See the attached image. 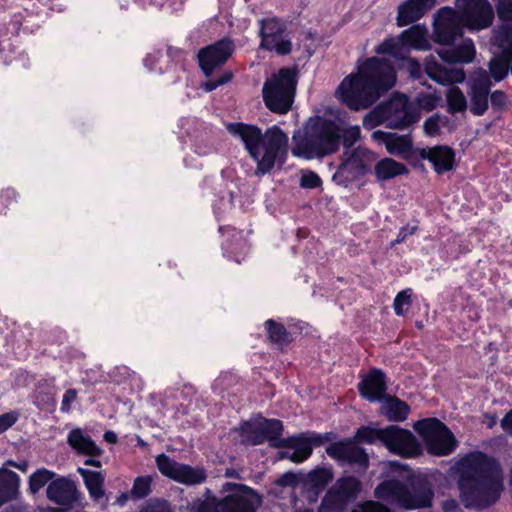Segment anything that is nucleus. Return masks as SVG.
Returning a JSON list of instances; mask_svg holds the SVG:
<instances>
[{"instance_id": "2f4dec72", "label": "nucleus", "mask_w": 512, "mask_h": 512, "mask_svg": "<svg viewBox=\"0 0 512 512\" xmlns=\"http://www.w3.org/2000/svg\"><path fill=\"white\" fill-rule=\"evenodd\" d=\"M19 477L10 470H0V504L12 499L18 491Z\"/></svg>"}, {"instance_id": "c9c22d12", "label": "nucleus", "mask_w": 512, "mask_h": 512, "mask_svg": "<svg viewBox=\"0 0 512 512\" xmlns=\"http://www.w3.org/2000/svg\"><path fill=\"white\" fill-rule=\"evenodd\" d=\"M374 160L375 157L369 150L363 147H358L352 152L351 156L347 160V164L360 170L368 168Z\"/></svg>"}, {"instance_id": "8fccbe9b", "label": "nucleus", "mask_w": 512, "mask_h": 512, "mask_svg": "<svg viewBox=\"0 0 512 512\" xmlns=\"http://www.w3.org/2000/svg\"><path fill=\"white\" fill-rule=\"evenodd\" d=\"M77 398V391L75 389H69L65 392L62 399L61 410L68 412L70 410L71 403Z\"/></svg>"}, {"instance_id": "49530a36", "label": "nucleus", "mask_w": 512, "mask_h": 512, "mask_svg": "<svg viewBox=\"0 0 512 512\" xmlns=\"http://www.w3.org/2000/svg\"><path fill=\"white\" fill-rule=\"evenodd\" d=\"M341 137L344 145L350 147L360 139V128L358 126L349 127L341 134Z\"/></svg>"}, {"instance_id": "0e129e2a", "label": "nucleus", "mask_w": 512, "mask_h": 512, "mask_svg": "<svg viewBox=\"0 0 512 512\" xmlns=\"http://www.w3.org/2000/svg\"><path fill=\"white\" fill-rule=\"evenodd\" d=\"M17 467L25 471L27 468V463H24L23 465H17Z\"/></svg>"}, {"instance_id": "39448f33", "label": "nucleus", "mask_w": 512, "mask_h": 512, "mask_svg": "<svg viewBox=\"0 0 512 512\" xmlns=\"http://www.w3.org/2000/svg\"><path fill=\"white\" fill-rule=\"evenodd\" d=\"M340 128L331 120L322 117L310 118L303 134L293 135L291 152L304 159L322 158L335 153L340 147Z\"/></svg>"}, {"instance_id": "f03ea898", "label": "nucleus", "mask_w": 512, "mask_h": 512, "mask_svg": "<svg viewBox=\"0 0 512 512\" xmlns=\"http://www.w3.org/2000/svg\"><path fill=\"white\" fill-rule=\"evenodd\" d=\"M459 14L449 8L438 11L435 19V42L451 45L462 36V26L469 30H482L492 25L494 11L488 0H458Z\"/></svg>"}, {"instance_id": "7c9ffc66", "label": "nucleus", "mask_w": 512, "mask_h": 512, "mask_svg": "<svg viewBox=\"0 0 512 512\" xmlns=\"http://www.w3.org/2000/svg\"><path fill=\"white\" fill-rule=\"evenodd\" d=\"M78 472L84 478L85 485L89 491L90 496L95 501H100L105 498V491L103 489L104 476L100 472L78 468Z\"/></svg>"}, {"instance_id": "bb28decb", "label": "nucleus", "mask_w": 512, "mask_h": 512, "mask_svg": "<svg viewBox=\"0 0 512 512\" xmlns=\"http://www.w3.org/2000/svg\"><path fill=\"white\" fill-rule=\"evenodd\" d=\"M374 174L378 181L384 182L398 176H407L409 169L405 164L386 157L377 162L374 167Z\"/></svg>"}, {"instance_id": "5fc2aeb1", "label": "nucleus", "mask_w": 512, "mask_h": 512, "mask_svg": "<svg viewBox=\"0 0 512 512\" xmlns=\"http://www.w3.org/2000/svg\"><path fill=\"white\" fill-rule=\"evenodd\" d=\"M445 512H454L458 508V504L454 499L445 500L442 504Z\"/></svg>"}, {"instance_id": "ea45409f", "label": "nucleus", "mask_w": 512, "mask_h": 512, "mask_svg": "<svg viewBox=\"0 0 512 512\" xmlns=\"http://www.w3.org/2000/svg\"><path fill=\"white\" fill-rule=\"evenodd\" d=\"M440 101L441 96L436 93H421L415 100L418 108L425 111L435 109Z\"/></svg>"}, {"instance_id": "2eb2a0df", "label": "nucleus", "mask_w": 512, "mask_h": 512, "mask_svg": "<svg viewBox=\"0 0 512 512\" xmlns=\"http://www.w3.org/2000/svg\"><path fill=\"white\" fill-rule=\"evenodd\" d=\"M156 463L158 469L163 475L180 483L196 485L202 483L206 479L204 469L177 463L164 454H161L156 458Z\"/></svg>"}, {"instance_id": "f3484780", "label": "nucleus", "mask_w": 512, "mask_h": 512, "mask_svg": "<svg viewBox=\"0 0 512 512\" xmlns=\"http://www.w3.org/2000/svg\"><path fill=\"white\" fill-rule=\"evenodd\" d=\"M233 52L234 44L230 39H223L202 48L198 52V59L200 67L206 77H209L216 67L223 65Z\"/></svg>"}, {"instance_id": "774afa93", "label": "nucleus", "mask_w": 512, "mask_h": 512, "mask_svg": "<svg viewBox=\"0 0 512 512\" xmlns=\"http://www.w3.org/2000/svg\"><path fill=\"white\" fill-rule=\"evenodd\" d=\"M126 499V495H123V498H121V501H124Z\"/></svg>"}, {"instance_id": "9d476101", "label": "nucleus", "mask_w": 512, "mask_h": 512, "mask_svg": "<svg viewBox=\"0 0 512 512\" xmlns=\"http://www.w3.org/2000/svg\"><path fill=\"white\" fill-rule=\"evenodd\" d=\"M296 74L291 69H280L263 86L266 107L278 114H286L292 107L296 90Z\"/></svg>"}, {"instance_id": "72a5a7b5", "label": "nucleus", "mask_w": 512, "mask_h": 512, "mask_svg": "<svg viewBox=\"0 0 512 512\" xmlns=\"http://www.w3.org/2000/svg\"><path fill=\"white\" fill-rule=\"evenodd\" d=\"M265 325L268 331V338L271 343L282 347L290 342L289 333L282 324L277 323L274 320H268Z\"/></svg>"}, {"instance_id": "864d4df0", "label": "nucleus", "mask_w": 512, "mask_h": 512, "mask_svg": "<svg viewBox=\"0 0 512 512\" xmlns=\"http://www.w3.org/2000/svg\"><path fill=\"white\" fill-rule=\"evenodd\" d=\"M501 425L506 432L512 434V411L506 414V416L502 419Z\"/></svg>"}, {"instance_id": "338daca9", "label": "nucleus", "mask_w": 512, "mask_h": 512, "mask_svg": "<svg viewBox=\"0 0 512 512\" xmlns=\"http://www.w3.org/2000/svg\"><path fill=\"white\" fill-rule=\"evenodd\" d=\"M126 499V495H123V498H121V501H124Z\"/></svg>"}, {"instance_id": "dca6fc26", "label": "nucleus", "mask_w": 512, "mask_h": 512, "mask_svg": "<svg viewBox=\"0 0 512 512\" xmlns=\"http://www.w3.org/2000/svg\"><path fill=\"white\" fill-rule=\"evenodd\" d=\"M491 81L485 70H477L469 81V110L473 115H483L489 107Z\"/></svg>"}, {"instance_id": "f704fd0d", "label": "nucleus", "mask_w": 512, "mask_h": 512, "mask_svg": "<svg viewBox=\"0 0 512 512\" xmlns=\"http://www.w3.org/2000/svg\"><path fill=\"white\" fill-rule=\"evenodd\" d=\"M449 111L452 113L464 112L469 104L464 93L458 87H452L446 95Z\"/></svg>"}, {"instance_id": "58836bf2", "label": "nucleus", "mask_w": 512, "mask_h": 512, "mask_svg": "<svg viewBox=\"0 0 512 512\" xmlns=\"http://www.w3.org/2000/svg\"><path fill=\"white\" fill-rule=\"evenodd\" d=\"M411 290L406 289L399 292L394 299V310L398 316L404 315L411 306Z\"/></svg>"}, {"instance_id": "6e6552de", "label": "nucleus", "mask_w": 512, "mask_h": 512, "mask_svg": "<svg viewBox=\"0 0 512 512\" xmlns=\"http://www.w3.org/2000/svg\"><path fill=\"white\" fill-rule=\"evenodd\" d=\"M501 27L496 31L495 43L503 49V56L494 57L490 63V73L496 81L502 80L510 68L512 73V0H494Z\"/></svg>"}, {"instance_id": "bf43d9fd", "label": "nucleus", "mask_w": 512, "mask_h": 512, "mask_svg": "<svg viewBox=\"0 0 512 512\" xmlns=\"http://www.w3.org/2000/svg\"><path fill=\"white\" fill-rule=\"evenodd\" d=\"M86 465L95 466V467H101V462L98 460L88 459L85 461Z\"/></svg>"}, {"instance_id": "473e14b6", "label": "nucleus", "mask_w": 512, "mask_h": 512, "mask_svg": "<svg viewBox=\"0 0 512 512\" xmlns=\"http://www.w3.org/2000/svg\"><path fill=\"white\" fill-rule=\"evenodd\" d=\"M333 479L329 469L317 468L303 476V485L310 490H323Z\"/></svg>"}, {"instance_id": "a19ab883", "label": "nucleus", "mask_w": 512, "mask_h": 512, "mask_svg": "<svg viewBox=\"0 0 512 512\" xmlns=\"http://www.w3.org/2000/svg\"><path fill=\"white\" fill-rule=\"evenodd\" d=\"M359 490V482L354 477L343 478L338 483V492L342 497L353 496Z\"/></svg>"}, {"instance_id": "de8ad7c7", "label": "nucleus", "mask_w": 512, "mask_h": 512, "mask_svg": "<svg viewBox=\"0 0 512 512\" xmlns=\"http://www.w3.org/2000/svg\"><path fill=\"white\" fill-rule=\"evenodd\" d=\"M352 512H390L387 507L377 502H367L358 506Z\"/></svg>"}, {"instance_id": "79ce46f5", "label": "nucleus", "mask_w": 512, "mask_h": 512, "mask_svg": "<svg viewBox=\"0 0 512 512\" xmlns=\"http://www.w3.org/2000/svg\"><path fill=\"white\" fill-rule=\"evenodd\" d=\"M383 432H385L384 429H374L369 427H364L358 430L356 434V438L361 441H366L368 443H372L376 440H380L383 442Z\"/></svg>"}, {"instance_id": "680f3d73", "label": "nucleus", "mask_w": 512, "mask_h": 512, "mask_svg": "<svg viewBox=\"0 0 512 512\" xmlns=\"http://www.w3.org/2000/svg\"><path fill=\"white\" fill-rule=\"evenodd\" d=\"M226 476L240 478L239 475L234 470H230V469H227Z\"/></svg>"}, {"instance_id": "13d9d810", "label": "nucleus", "mask_w": 512, "mask_h": 512, "mask_svg": "<svg viewBox=\"0 0 512 512\" xmlns=\"http://www.w3.org/2000/svg\"><path fill=\"white\" fill-rule=\"evenodd\" d=\"M232 76H233V75H232V73H231V72H226V73H224V74H223V75L218 79L219 84H220V85H223V84H225V83L229 82V81L231 80Z\"/></svg>"}, {"instance_id": "a878e982", "label": "nucleus", "mask_w": 512, "mask_h": 512, "mask_svg": "<svg viewBox=\"0 0 512 512\" xmlns=\"http://www.w3.org/2000/svg\"><path fill=\"white\" fill-rule=\"evenodd\" d=\"M436 0H409L398 8L397 23L404 26L420 19L428 10L432 9Z\"/></svg>"}, {"instance_id": "052dcab7", "label": "nucleus", "mask_w": 512, "mask_h": 512, "mask_svg": "<svg viewBox=\"0 0 512 512\" xmlns=\"http://www.w3.org/2000/svg\"><path fill=\"white\" fill-rule=\"evenodd\" d=\"M278 458L279 459L287 458V459L291 460V453L288 452V451H281V452L278 453Z\"/></svg>"}, {"instance_id": "c756f323", "label": "nucleus", "mask_w": 512, "mask_h": 512, "mask_svg": "<svg viewBox=\"0 0 512 512\" xmlns=\"http://www.w3.org/2000/svg\"><path fill=\"white\" fill-rule=\"evenodd\" d=\"M68 443L73 449L82 454L99 456L102 453V450L94 441L89 436L84 435L79 429H74L70 432Z\"/></svg>"}, {"instance_id": "412c9836", "label": "nucleus", "mask_w": 512, "mask_h": 512, "mask_svg": "<svg viewBox=\"0 0 512 512\" xmlns=\"http://www.w3.org/2000/svg\"><path fill=\"white\" fill-rule=\"evenodd\" d=\"M425 72L431 79L443 85L461 83L466 77L463 69L444 67L434 57L426 59Z\"/></svg>"}, {"instance_id": "a211bd4d", "label": "nucleus", "mask_w": 512, "mask_h": 512, "mask_svg": "<svg viewBox=\"0 0 512 512\" xmlns=\"http://www.w3.org/2000/svg\"><path fill=\"white\" fill-rule=\"evenodd\" d=\"M284 32V25L275 19L261 21L260 47L274 50L280 55L288 54L291 51V42L284 37Z\"/></svg>"}, {"instance_id": "f8f14e48", "label": "nucleus", "mask_w": 512, "mask_h": 512, "mask_svg": "<svg viewBox=\"0 0 512 512\" xmlns=\"http://www.w3.org/2000/svg\"><path fill=\"white\" fill-rule=\"evenodd\" d=\"M427 50L430 43L427 38V30L419 25L405 30L399 37L391 38L383 42L376 49L377 53H387L398 59H405L409 48Z\"/></svg>"}, {"instance_id": "4be33fe9", "label": "nucleus", "mask_w": 512, "mask_h": 512, "mask_svg": "<svg viewBox=\"0 0 512 512\" xmlns=\"http://www.w3.org/2000/svg\"><path fill=\"white\" fill-rule=\"evenodd\" d=\"M326 452L334 459L359 464L366 468L368 457L364 450L351 442H340L330 445Z\"/></svg>"}, {"instance_id": "5701e85b", "label": "nucleus", "mask_w": 512, "mask_h": 512, "mask_svg": "<svg viewBox=\"0 0 512 512\" xmlns=\"http://www.w3.org/2000/svg\"><path fill=\"white\" fill-rule=\"evenodd\" d=\"M373 138L381 140L387 151L396 156H401L403 159H410L413 155V143L408 135H396L391 133H385L381 131H375Z\"/></svg>"}, {"instance_id": "b1692460", "label": "nucleus", "mask_w": 512, "mask_h": 512, "mask_svg": "<svg viewBox=\"0 0 512 512\" xmlns=\"http://www.w3.org/2000/svg\"><path fill=\"white\" fill-rule=\"evenodd\" d=\"M437 54L449 64H466L474 60L476 49L471 39H465L457 46L439 49Z\"/></svg>"}, {"instance_id": "4d7b16f0", "label": "nucleus", "mask_w": 512, "mask_h": 512, "mask_svg": "<svg viewBox=\"0 0 512 512\" xmlns=\"http://www.w3.org/2000/svg\"><path fill=\"white\" fill-rule=\"evenodd\" d=\"M104 439L109 442V443H116L117 442V435L112 432V431H107L105 434H104Z\"/></svg>"}, {"instance_id": "cd10ccee", "label": "nucleus", "mask_w": 512, "mask_h": 512, "mask_svg": "<svg viewBox=\"0 0 512 512\" xmlns=\"http://www.w3.org/2000/svg\"><path fill=\"white\" fill-rule=\"evenodd\" d=\"M410 412L409 405L393 396L383 398L381 405V413L389 420L401 422L407 419Z\"/></svg>"}, {"instance_id": "393cba45", "label": "nucleus", "mask_w": 512, "mask_h": 512, "mask_svg": "<svg viewBox=\"0 0 512 512\" xmlns=\"http://www.w3.org/2000/svg\"><path fill=\"white\" fill-rule=\"evenodd\" d=\"M46 492L49 500L63 506H71L77 499L76 486L64 478L51 482Z\"/></svg>"}, {"instance_id": "c85d7f7f", "label": "nucleus", "mask_w": 512, "mask_h": 512, "mask_svg": "<svg viewBox=\"0 0 512 512\" xmlns=\"http://www.w3.org/2000/svg\"><path fill=\"white\" fill-rule=\"evenodd\" d=\"M275 447H290L294 451L291 453V461L301 463L312 453V447L308 439L288 438L272 444Z\"/></svg>"}, {"instance_id": "1a4fd4ad", "label": "nucleus", "mask_w": 512, "mask_h": 512, "mask_svg": "<svg viewBox=\"0 0 512 512\" xmlns=\"http://www.w3.org/2000/svg\"><path fill=\"white\" fill-rule=\"evenodd\" d=\"M419 118V112L409 104L407 97L396 95L366 115L363 123L370 128L385 124L389 128L401 129L416 122Z\"/></svg>"}, {"instance_id": "423d86ee", "label": "nucleus", "mask_w": 512, "mask_h": 512, "mask_svg": "<svg viewBox=\"0 0 512 512\" xmlns=\"http://www.w3.org/2000/svg\"><path fill=\"white\" fill-rule=\"evenodd\" d=\"M222 496L207 497L193 505L196 512H257L263 503L262 496L244 484L227 482L222 485Z\"/></svg>"}, {"instance_id": "e433bc0d", "label": "nucleus", "mask_w": 512, "mask_h": 512, "mask_svg": "<svg viewBox=\"0 0 512 512\" xmlns=\"http://www.w3.org/2000/svg\"><path fill=\"white\" fill-rule=\"evenodd\" d=\"M153 479L151 476H140L134 480L133 487L130 491L132 498L141 499L146 497L151 490V483Z\"/></svg>"}, {"instance_id": "603ef678", "label": "nucleus", "mask_w": 512, "mask_h": 512, "mask_svg": "<svg viewBox=\"0 0 512 512\" xmlns=\"http://www.w3.org/2000/svg\"><path fill=\"white\" fill-rule=\"evenodd\" d=\"M404 60L406 62V68L409 71L410 75L414 78H419L421 75L420 64L415 59L412 58L405 57Z\"/></svg>"}, {"instance_id": "f257e3e1", "label": "nucleus", "mask_w": 512, "mask_h": 512, "mask_svg": "<svg viewBox=\"0 0 512 512\" xmlns=\"http://www.w3.org/2000/svg\"><path fill=\"white\" fill-rule=\"evenodd\" d=\"M396 81L393 67L386 61L370 58L358 67L356 74L346 76L336 90L338 99L350 109H367L390 89Z\"/></svg>"}, {"instance_id": "aec40b11", "label": "nucleus", "mask_w": 512, "mask_h": 512, "mask_svg": "<svg viewBox=\"0 0 512 512\" xmlns=\"http://www.w3.org/2000/svg\"><path fill=\"white\" fill-rule=\"evenodd\" d=\"M386 388V376L380 369H371L367 374L362 376L358 384L360 395L369 401L383 399Z\"/></svg>"}, {"instance_id": "e2e57ef3", "label": "nucleus", "mask_w": 512, "mask_h": 512, "mask_svg": "<svg viewBox=\"0 0 512 512\" xmlns=\"http://www.w3.org/2000/svg\"><path fill=\"white\" fill-rule=\"evenodd\" d=\"M145 512H165L163 509L158 508H148Z\"/></svg>"}, {"instance_id": "6ab92c4d", "label": "nucleus", "mask_w": 512, "mask_h": 512, "mask_svg": "<svg viewBox=\"0 0 512 512\" xmlns=\"http://www.w3.org/2000/svg\"><path fill=\"white\" fill-rule=\"evenodd\" d=\"M417 155L423 159L428 160L437 175H443L451 172L455 168V151L445 145H437L428 148H417L415 150Z\"/></svg>"}, {"instance_id": "37998d69", "label": "nucleus", "mask_w": 512, "mask_h": 512, "mask_svg": "<svg viewBox=\"0 0 512 512\" xmlns=\"http://www.w3.org/2000/svg\"><path fill=\"white\" fill-rule=\"evenodd\" d=\"M300 483H303V475L293 472H286L275 480V484L281 487L294 488Z\"/></svg>"}, {"instance_id": "c03bdc74", "label": "nucleus", "mask_w": 512, "mask_h": 512, "mask_svg": "<svg viewBox=\"0 0 512 512\" xmlns=\"http://www.w3.org/2000/svg\"><path fill=\"white\" fill-rule=\"evenodd\" d=\"M320 177L313 171H304L301 176L300 185L303 188H315L321 185Z\"/></svg>"}, {"instance_id": "7ed1b4c3", "label": "nucleus", "mask_w": 512, "mask_h": 512, "mask_svg": "<svg viewBox=\"0 0 512 512\" xmlns=\"http://www.w3.org/2000/svg\"><path fill=\"white\" fill-rule=\"evenodd\" d=\"M227 129L242 139L251 157L257 161L256 174L268 173L287 155L288 136L278 126L268 128L264 134L258 127L243 123L229 124Z\"/></svg>"}, {"instance_id": "4c0bfd02", "label": "nucleus", "mask_w": 512, "mask_h": 512, "mask_svg": "<svg viewBox=\"0 0 512 512\" xmlns=\"http://www.w3.org/2000/svg\"><path fill=\"white\" fill-rule=\"evenodd\" d=\"M54 477V473L40 469L30 476L29 488L32 493H37L45 484Z\"/></svg>"}, {"instance_id": "4468645a", "label": "nucleus", "mask_w": 512, "mask_h": 512, "mask_svg": "<svg viewBox=\"0 0 512 512\" xmlns=\"http://www.w3.org/2000/svg\"><path fill=\"white\" fill-rule=\"evenodd\" d=\"M383 433L382 443L390 452L406 458L419 454V444L411 431L391 425Z\"/></svg>"}, {"instance_id": "ddd939ff", "label": "nucleus", "mask_w": 512, "mask_h": 512, "mask_svg": "<svg viewBox=\"0 0 512 512\" xmlns=\"http://www.w3.org/2000/svg\"><path fill=\"white\" fill-rule=\"evenodd\" d=\"M282 429V423L279 420H267L259 417L242 424L238 432L242 443L258 445L265 440H277Z\"/></svg>"}, {"instance_id": "6e6d98bb", "label": "nucleus", "mask_w": 512, "mask_h": 512, "mask_svg": "<svg viewBox=\"0 0 512 512\" xmlns=\"http://www.w3.org/2000/svg\"><path fill=\"white\" fill-rule=\"evenodd\" d=\"M218 86H220L218 80H216V81H208V82H205V83L202 84V88L205 91H208V92L212 91L213 89H215Z\"/></svg>"}, {"instance_id": "69168bd1", "label": "nucleus", "mask_w": 512, "mask_h": 512, "mask_svg": "<svg viewBox=\"0 0 512 512\" xmlns=\"http://www.w3.org/2000/svg\"><path fill=\"white\" fill-rule=\"evenodd\" d=\"M296 512H313V511L310 509H300V510H297Z\"/></svg>"}, {"instance_id": "0eeeda50", "label": "nucleus", "mask_w": 512, "mask_h": 512, "mask_svg": "<svg viewBox=\"0 0 512 512\" xmlns=\"http://www.w3.org/2000/svg\"><path fill=\"white\" fill-rule=\"evenodd\" d=\"M379 499L393 501L406 509L428 507L431 504L433 492L427 479L423 476H413L407 485L398 480H388L375 489Z\"/></svg>"}, {"instance_id": "20e7f679", "label": "nucleus", "mask_w": 512, "mask_h": 512, "mask_svg": "<svg viewBox=\"0 0 512 512\" xmlns=\"http://www.w3.org/2000/svg\"><path fill=\"white\" fill-rule=\"evenodd\" d=\"M459 487L469 504L489 505L501 489V478L482 453L467 455L459 462Z\"/></svg>"}, {"instance_id": "9b49d317", "label": "nucleus", "mask_w": 512, "mask_h": 512, "mask_svg": "<svg viewBox=\"0 0 512 512\" xmlns=\"http://www.w3.org/2000/svg\"><path fill=\"white\" fill-rule=\"evenodd\" d=\"M413 427L422 437L428 452L433 455H448L456 447L457 440L453 433L436 418L417 421Z\"/></svg>"}, {"instance_id": "3c124183", "label": "nucleus", "mask_w": 512, "mask_h": 512, "mask_svg": "<svg viewBox=\"0 0 512 512\" xmlns=\"http://www.w3.org/2000/svg\"><path fill=\"white\" fill-rule=\"evenodd\" d=\"M490 100L493 107L502 109L506 105L507 97L502 91L497 90L491 94Z\"/></svg>"}, {"instance_id": "a18cd8bd", "label": "nucleus", "mask_w": 512, "mask_h": 512, "mask_svg": "<svg viewBox=\"0 0 512 512\" xmlns=\"http://www.w3.org/2000/svg\"><path fill=\"white\" fill-rule=\"evenodd\" d=\"M442 123L443 120L439 115H434L430 117L424 123L425 133L431 136L438 134Z\"/></svg>"}, {"instance_id": "09e8293b", "label": "nucleus", "mask_w": 512, "mask_h": 512, "mask_svg": "<svg viewBox=\"0 0 512 512\" xmlns=\"http://www.w3.org/2000/svg\"><path fill=\"white\" fill-rule=\"evenodd\" d=\"M17 419L18 414L15 412H9L0 415V433L6 431L8 428L14 425Z\"/></svg>"}]
</instances>
